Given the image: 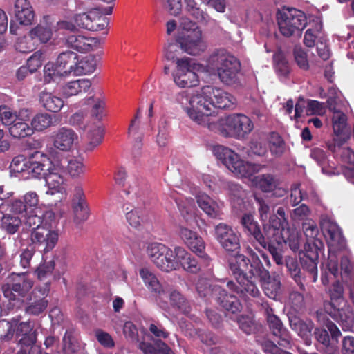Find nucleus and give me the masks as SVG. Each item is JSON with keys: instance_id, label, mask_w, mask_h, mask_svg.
I'll return each instance as SVG.
<instances>
[{"instance_id": "nucleus-52", "label": "nucleus", "mask_w": 354, "mask_h": 354, "mask_svg": "<svg viewBox=\"0 0 354 354\" xmlns=\"http://www.w3.org/2000/svg\"><path fill=\"white\" fill-rule=\"evenodd\" d=\"M286 266L292 279L299 286L301 290H304L305 286L301 281V270L297 261L293 258L287 259L286 260Z\"/></svg>"}, {"instance_id": "nucleus-5", "label": "nucleus", "mask_w": 354, "mask_h": 354, "mask_svg": "<svg viewBox=\"0 0 354 354\" xmlns=\"http://www.w3.org/2000/svg\"><path fill=\"white\" fill-rule=\"evenodd\" d=\"M265 223V238L277 244L288 243L293 252L299 250V233L295 227L288 225L284 209L278 208L277 214H272Z\"/></svg>"}, {"instance_id": "nucleus-6", "label": "nucleus", "mask_w": 354, "mask_h": 354, "mask_svg": "<svg viewBox=\"0 0 354 354\" xmlns=\"http://www.w3.org/2000/svg\"><path fill=\"white\" fill-rule=\"evenodd\" d=\"M205 127L218 132L224 137L234 138L238 140H245L254 128L251 119L246 115L234 113L218 119L216 122L209 120Z\"/></svg>"}, {"instance_id": "nucleus-20", "label": "nucleus", "mask_w": 354, "mask_h": 354, "mask_svg": "<svg viewBox=\"0 0 354 354\" xmlns=\"http://www.w3.org/2000/svg\"><path fill=\"white\" fill-rule=\"evenodd\" d=\"M214 236L217 242L227 252H237L240 250V235L235 229L224 223L215 226Z\"/></svg>"}, {"instance_id": "nucleus-15", "label": "nucleus", "mask_w": 354, "mask_h": 354, "mask_svg": "<svg viewBox=\"0 0 354 354\" xmlns=\"http://www.w3.org/2000/svg\"><path fill=\"white\" fill-rule=\"evenodd\" d=\"M0 328L6 330V333L1 337L4 340L12 339L14 334L19 339V343L21 346H32L35 342V335L32 332L31 324L28 322L19 323L18 319L12 321L3 320L0 322Z\"/></svg>"}, {"instance_id": "nucleus-10", "label": "nucleus", "mask_w": 354, "mask_h": 354, "mask_svg": "<svg viewBox=\"0 0 354 354\" xmlns=\"http://www.w3.org/2000/svg\"><path fill=\"white\" fill-rule=\"evenodd\" d=\"M212 60L216 64L218 77L226 85H235L239 81L240 62L225 50H218L212 57Z\"/></svg>"}, {"instance_id": "nucleus-28", "label": "nucleus", "mask_w": 354, "mask_h": 354, "mask_svg": "<svg viewBox=\"0 0 354 354\" xmlns=\"http://www.w3.org/2000/svg\"><path fill=\"white\" fill-rule=\"evenodd\" d=\"M72 209L73 213V220L76 223L84 222L88 218V208L86 200L84 195L83 189L81 187L75 188V194L73 198Z\"/></svg>"}, {"instance_id": "nucleus-13", "label": "nucleus", "mask_w": 354, "mask_h": 354, "mask_svg": "<svg viewBox=\"0 0 354 354\" xmlns=\"http://www.w3.org/2000/svg\"><path fill=\"white\" fill-rule=\"evenodd\" d=\"M277 24L282 35L290 37L300 34L306 25L305 14L296 8H283L277 12Z\"/></svg>"}, {"instance_id": "nucleus-7", "label": "nucleus", "mask_w": 354, "mask_h": 354, "mask_svg": "<svg viewBox=\"0 0 354 354\" xmlns=\"http://www.w3.org/2000/svg\"><path fill=\"white\" fill-rule=\"evenodd\" d=\"M212 151L216 160L236 176L250 178L253 174L261 171L266 167L259 163L245 162L236 152L222 145L213 146Z\"/></svg>"}, {"instance_id": "nucleus-37", "label": "nucleus", "mask_w": 354, "mask_h": 354, "mask_svg": "<svg viewBox=\"0 0 354 354\" xmlns=\"http://www.w3.org/2000/svg\"><path fill=\"white\" fill-rule=\"evenodd\" d=\"M290 326L292 330L304 340L306 345H310L311 331L314 328V324L310 320L305 322L299 318L293 317L290 319Z\"/></svg>"}, {"instance_id": "nucleus-24", "label": "nucleus", "mask_w": 354, "mask_h": 354, "mask_svg": "<svg viewBox=\"0 0 354 354\" xmlns=\"http://www.w3.org/2000/svg\"><path fill=\"white\" fill-rule=\"evenodd\" d=\"M178 42L180 44L181 50L192 56H197L205 51L207 48L206 41L202 37L201 30H196L195 32L187 33V35L178 37Z\"/></svg>"}, {"instance_id": "nucleus-46", "label": "nucleus", "mask_w": 354, "mask_h": 354, "mask_svg": "<svg viewBox=\"0 0 354 354\" xmlns=\"http://www.w3.org/2000/svg\"><path fill=\"white\" fill-rule=\"evenodd\" d=\"M315 337L317 341L321 344L320 350L324 351L325 354H334L336 347L330 343L328 332L324 328H315Z\"/></svg>"}, {"instance_id": "nucleus-26", "label": "nucleus", "mask_w": 354, "mask_h": 354, "mask_svg": "<svg viewBox=\"0 0 354 354\" xmlns=\"http://www.w3.org/2000/svg\"><path fill=\"white\" fill-rule=\"evenodd\" d=\"M67 47L80 53H86L96 50L100 45L97 37H91L81 33H73L66 37Z\"/></svg>"}, {"instance_id": "nucleus-4", "label": "nucleus", "mask_w": 354, "mask_h": 354, "mask_svg": "<svg viewBox=\"0 0 354 354\" xmlns=\"http://www.w3.org/2000/svg\"><path fill=\"white\" fill-rule=\"evenodd\" d=\"M9 212L21 215L28 226H38L47 224V219L54 217L52 211L46 209L44 204H39L36 192L28 191L21 199L13 200L8 204Z\"/></svg>"}, {"instance_id": "nucleus-32", "label": "nucleus", "mask_w": 354, "mask_h": 354, "mask_svg": "<svg viewBox=\"0 0 354 354\" xmlns=\"http://www.w3.org/2000/svg\"><path fill=\"white\" fill-rule=\"evenodd\" d=\"M78 55L72 50H66L57 57L56 64L63 73L69 76H74L78 62Z\"/></svg>"}, {"instance_id": "nucleus-42", "label": "nucleus", "mask_w": 354, "mask_h": 354, "mask_svg": "<svg viewBox=\"0 0 354 354\" xmlns=\"http://www.w3.org/2000/svg\"><path fill=\"white\" fill-rule=\"evenodd\" d=\"M186 10L196 21L206 24L209 21V17L201 8V0H185Z\"/></svg>"}, {"instance_id": "nucleus-41", "label": "nucleus", "mask_w": 354, "mask_h": 354, "mask_svg": "<svg viewBox=\"0 0 354 354\" xmlns=\"http://www.w3.org/2000/svg\"><path fill=\"white\" fill-rule=\"evenodd\" d=\"M332 127L337 136L348 137L347 118L342 111H335L332 115Z\"/></svg>"}, {"instance_id": "nucleus-63", "label": "nucleus", "mask_w": 354, "mask_h": 354, "mask_svg": "<svg viewBox=\"0 0 354 354\" xmlns=\"http://www.w3.org/2000/svg\"><path fill=\"white\" fill-rule=\"evenodd\" d=\"M295 60L297 66L304 70L309 68L307 55L305 50L300 46H295L294 49Z\"/></svg>"}, {"instance_id": "nucleus-17", "label": "nucleus", "mask_w": 354, "mask_h": 354, "mask_svg": "<svg viewBox=\"0 0 354 354\" xmlns=\"http://www.w3.org/2000/svg\"><path fill=\"white\" fill-rule=\"evenodd\" d=\"M6 281L2 286V291L4 297L9 300H15L14 292L19 297H24L33 286V281L24 272L12 273L7 277Z\"/></svg>"}, {"instance_id": "nucleus-44", "label": "nucleus", "mask_w": 354, "mask_h": 354, "mask_svg": "<svg viewBox=\"0 0 354 354\" xmlns=\"http://www.w3.org/2000/svg\"><path fill=\"white\" fill-rule=\"evenodd\" d=\"M252 183L262 192H272L277 185L278 180L272 174H261L252 178Z\"/></svg>"}, {"instance_id": "nucleus-3", "label": "nucleus", "mask_w": 354, "mask_h": 354, "mask_svg": "<svg viewBox=\"0 0 354 354\" xmlns=\"http://www.w3.org/2000/svg\"><path fill=\"white\" fill-rule=\"evenodd\" d=\"M234 252V254L228 260V266H230L232 276L235 277L238 285L232 281H228L227 282L228 290L242 296L248 295L254 298L260 297V290L250 279V274L252 254H257V253L250 248L248 252L250 254V259H248L245 255L238 253V251Z\"/></svg>"}, {"instance_id": "nucleus-45", "label": "nucleus", "mask_w": 354, "mask_h": 354, "mask_svg": "<svg viewBox=\"0 0 354 354\" xmlns=\"http://www.w3.org/2000/svg\"><path fill=\"white\" fill-rule=\"evenodd\" d=\"M140 275L148 290L158 295L162 294L163 292L162 286L154 274L147 268H142L140 271Z\"/></svg>"}, {"instance_id": "nucleus-51", "label": "nucleus", "mask_w": 354, "mask_h": 354, "mask_svg": "<svg viewBox=\"0 0 354 354\" xmlns=\"http://www.w3.org/2000/svg\"><path fill=\"white\" fill-rule=\"evenodd\" d=\"M53 124V116L48 113H39L33 117L31 124L32 130L42 131Z\"/></svg>"}, {"instance_id": "nucleus-43", "label": "nucleus", "mask_w": 354, "mask_h": 354, "mask_svg": "<svg viewBox=\"0 0 354 354\" xmlns=\"http://www.w3.org/2000/svg\"><path fill=\"white\" fill-rule=\"evenodd\" d=\"M96 66L97 62L93 55H79L75 75L74 76H80L93 73Z\"/></svg>"}, {"instance_id": "nucleus-25", "label": "nucleus", "mask_w": 354, "mask_h": 354, "mask_svg": "<svg viewBox=\"0 0 354 354\" xmlns=\"http://www.w3.org/2000/svg\"><path fill=\"white\" fill-rule=\"evenodd\" d=\"M150 119L146 122L142 120V111L138 108L136 114L133 115L128 127V136L131 137L133 147L136 150H140L142 147V139L147 128H150Z\"/></svg>"}, {"instance_id": "nucleus-38", "label": "nucleus", "mask_w": 354, "mask_h": 354, "mask_svg": "<svg viewBox=\"0 0 354 354\" xmlns=\"http://www.w3.org/2000/svg\"><path fill=\"white\" fill-rule=\"evenodd\" d=\"M241 225L244 227L245 231L248 232V234H251L254 236L257 243H259L263 248L266 247L267 242L265 236L261 232L259 226L257 225V222L254 221L251 214H245L242 216Z\"/></svg>"}, {"instance_id": "nucleus-18", "label": "nucleus", "mask_w": 354, "mask_h": 354, "mask_svg": "<svg viewBox=\"0 0 354 354\" xmlns=\"http://www.w3.org/2000/svg\"><path fill=\"white\" fill-rule=\"evenodd\" d=\"M196 64L192 63V59L182 58L176 61V71L173 74V79L176 85L180 88H187L196 86L198 83L196 72Z\"/></svg>"}, {"instance_id": "nucleus-30", "label": "nucleus", "mask_w": 354, "mask_h": 354, "mask_svg": "<svg viewBox=\"0 0 354 354\" xmlns=\"http://www.w3.org/2000/svg\"><path fill=\"white\" fill-rule=\"evenodd\" d=\"M91 88V81L87 79H77L69 81L59 86V93L65 98L82 95Z\"/></svg>"}, {"instance_id": "nucleus-33", "label": "nucleus", "mask_w": 354, "mask_h": 354, "mask_svg": "<svg viewBox=\"0 0 354 354\" xmlns=\"http://www.w3.org/2000/svg\"><path fill=\"white\" fill-rule=\"evenodd\" d=\"M53 162L44 153L36 151L29 158L27 173L33 177H37L41 175L44 168L50 167Z\"/></svg>"}, {"instance_id": "nucleus-22", "label": "nucleus", "mask_w": 354, "mask_h": 354, "mask_svg": "<svg viewBox=\"0 0 354 354\" xmlns=\"http://www.w3.org/2000/svg\"><path fill=\"white\" fill-rule=\"evenodd\" d=\"M320 226L328 241L329 252H336L344 247V238L339 225L326 216H322Z\"/></svg>"}, {"instance_id": "nucleus-35", "label": "nucleus", "mask_w": 354, "mask_h": 354, "mask_svg": "<svg viewBox=\"0 0 354 354\" xmlns=\"http://www.w3.org/2000/svg\"><path fill=\"white\" fill-rule=\"evenodd\" d=\"M334 311L330 312V316L335 317L339 321L344 331H349L354 325V315L348 306L345 304L333 307Z\"/></svg>"}, {"instance_id": "nucleus-59", "label": "nucleus", "mask_w": 354, "mask_h": 354, "mask_svg": "<svg viewBox=\"0 0 354 354\" xmlns=\"http://www.w3.org/2000/svg\"><path fill=\"white\" fill-rule=\"evenodd\" d=\"M19 120V113L13 111L8 106H0V120L2 124L8 126L12 124Z\"/></svg>"}, {"instance_id": "nucleus-36", "label": "nucleus", "mask_w": 354, "mask_h": 354, "mask_svg": "<svg viewBox=\"0 0 354 354\" xmlns=\"http://www.w3.org/2000/svg\"><path fill=\"white\" fill-rule=\"evenodd\" d=\"M176 254L178 260V269L181 266L183 270L190 273H196L200 270V266L196 259L192 257L184 248L176 246Z\"/></svg>"}, {"instance_id": "nucleus-16", "label": "nucleus", "mask_w": 354, "mask_h": 354, "mask_svg": "<svg viewBox=\"0 0 354 354\" xmlns=\"http://www.w3.org/2000/svg\"><path fill=\"white\" fill-rule=\"evenodd\" d=\"M324 245L321 240L306 241L304 251L299 253L302 269L309 274L310 281L317 280V261Z\"/></svg>"}, {"instance_id": "nucleus-1", "label": "nucleus", "mask_w": 354, "mask_h": 354, "mask_svg": "<svg viewBox=\"0 0 354 354\" xmlns=\"http://www.w3.org/2000/svg\"><path fill=\"white\" fill-rule=\"evenodd\" d=\"M177 101L192 122L202 127L209 124L216 108L232 109L236 99L230 93L212 86H203L196 93L182 92Z\"/></svg>"}, {"instance_id": "nucleus-60", "label": "nucleus", "mask_w": 354, "mask_h": 354, "mask_svg": "<svg viewBox=\"0 0 354 354\" xmlns=\"http://www.w3.org/2000/svg\"><path fill=\"white\" fill-rule=\"evenodd\" d=\"M37 41L30 35L24 36L18 39L16 44V48L21 53H28L34 50L37 45Z\"/></svg>"}, {"instance_id": "nucleus-40", "label": "nucleus", "mask_w": 354, "mask_h": 354, "mask_svg": "<svg viewBox=\"0 0 354 354\" xmlns=\"http://www.w3.org/2000/svg\"><path fill=\"white\" fill-rule=\"evenodd\" d=\"M171 307L183 315H187L191 312L190 304L186 298L177 290H172L169 293Z\"/></svg>"}, {"instance_id": "nucleus-39", "label": "nucleus", "mask_w": 354, "mask_h": 354, "mask_svg": "<svg viewBox=\"0 0 354 354\" xmlns=\"http://www.w3.org/2000/svg\"><path fill=\"white\" fill-rule=\"evenodd\" d=\"M39 102H41L42 106L45 109L53 113L61 111L64 106L62 98L47 91H42L39 93Z\"/></svg>"}, {"instance_id": "nucleus-55", "label": "nucleus", "mask_w": 354, "mask_h": 354, "mask_svg": "<svg viewBox=\"0 0 354 354\" xmlns=\"http://www.w3.org/2000/svg\"><path fill=\"white\" fill-rule=\"evenodd\" d=\"M236 323L241 331L247 335L254 333L257 328V324L250 315L238 316Z\"/></svg>"}, {"instance_id": "nucleus-61", "label": "nucleus", "mask_w": 354, "mask_h": 354, "mask_svg": "<svg viewBox=\"0 0 354 354\" xmlns=\"http://www.w3.org/2000/svg\"><path fill=\"white\" fill-rule=\"evenodd\" d=\"M270 149L271 153L275 156H280L284 151V142L277 133H274L271 135Z\"/></svg>"}, {"instance_id": "nucleus-50", "label": "nucleus", "mask_w": 354, "mask_h": 354, "mask_svg": "<svg viewBox=\"0 0 354 354\" xmlns=\"http://www.w3.org/2000/svg\"><path fill=\"white\" fill-rule=\"evenodd\" d=\"M67 75L63 73V71L59 68L57 64L48 63L44 68V81L46 83H50L53 81H57L58 78L67 77Z\"/></svg>"}, {"instance_id": "nucleus-8", "label": "nucleus", "mask_w": 354, "mask_h": 354, "mask_svg": "<svg viewBox=\"0 0 354 354\" xmlns=\"http://www.w3.org/2000/svg\"><path fill=\"white\" fill-rule=\"evenodd\" d=\"M261 259L255 254H252L251 268L250 270V279L257 277L259 279L263 291L266 296L277 299L281 294V283L279 276L270 277V272L262 264L264 261L267 266H270V261L267 254L261 253Z\"/></svg>"}, {"instance_id": "nucleus-58", "label": "nucleus", "mask_w": 354, "mask_h": 354, "mask_svg": "<svg viewBox=\"0 0 354 354\" xmlns=\"http://www.w3.org/2000/svg\"><path fill=\"white\" fill-rule=\"evenodd\" d=\"M302 230L306 236V241L320 240L317 238L319 230L315 221L307 219L302 223Z\"/></svg>"}, {"instance_id": "nucleus-9", "label": "nucleus", "mask_w": 354, "mask_h": 354, "mask_svg": "<svg viewBox=\"0 0 354 354\" xmlns=\"http://www.w3.org/2000/svg\"><path fill=\"white\" fill-rule=\"evenodd\" d=\"M87 102L93 104L91 115L98 120L97 123H90L84 127L88 140L86 150L91 151L100 145L102 140L103 129L102 123L99 120H101L104 116L106 102L100 97H91L88 98Z\"/></svg>"}, {"instance_id": "nucleus-34", "label": "nucleus", "mask_w": 354, "mask_h": 354, "mask_svg": "<svg viewBox=\"0 0 354 354\" xmlns=\"http://www.w3.org/2000/svg\"><path fill=\"white\" fill-rule=\"evenodd\" d=\"M196 198L197 204L208 216L213 218H221L222 213L220 204L204 193L200 192L196 196Z\"/></svg>"}, {"instance_id": "nucleus-23", "label": "nucleus", "mask_w": 354, "mask_h": 354, "mask_svg": "<svg viewBox=\"0 0 354 354\" xmlns=\"http://www.w3.org/2000/svg\"><path fill=\"white\" fill-rule=\"evenodd\" d=\"M265 315L267 324H268L271 333L273 335L279 338V344L286 348H290L291 346V337L279 317L275 315L272 309L268 306L265 307Z\"/></svg>"}, {"instance_id": "nucleus-62", "label": "nucleus", "mask_w": 354, "mask_h": 354, "mask_svg": "<svg viewBox=\"0 0 354 354\" xmlns=\"http://www.w3.org/2000/svg\"><path fill=\"white\" fill-rule=\"evenodd\" d=\"M29 158L26 159L23 156H18L13 158L10 169L13 172L21 173L28 171Z\"/></svg>"}, {"instance_id": "nucleus-48", "label": "nucleus", "mask_w": 354, "mask_h": 354, "mask_svg": "<svg viewBox=\"0 0 354 354\" xmlns=\"http://www.w3.org/2000/svg\"><path fill=\"white\" fill-rule=\"evenodd\" d=\"M126 218L131 226L138 228L144 222L143 214L141 210L133 208L131 205H124Z\"/></svg>"}, {"instance_id": "nucleus-2", "label": "nucleus", "mask_w": 354, "mask_h": 354, "mask_svg": "<svg viewBox=\"0 0 354 354\" xmlns=\"http://www.w3.org/2000/svg\"><path fill=\"white\" fill-rule=\"evenodd\" d=\"M85 172L82 158H71L67 161H53L48 167V173H44L47 190L46 195L55 196L62 200L66 194L64 175L68 173L73 178H80Z\"/></svg>"}, {"instance_id": "nucleus-49", "label": "nucleus", "mask_w": 354, "mask_h": 354, "mask_svg": "<svg viewBox=\"0 0 354 354\" xmlns=\"http://www.w3.org/2000/svg\"><path fill=\"white\" fill-rule=\"evenodd\" d=\"M329 294L330 297L331 307H337L339 306H345L346 302L344 298V286L339 281H337L333 283L329 289Z\"/></svg>"}, {"instance_id": "nucleus-57", "label": "nucleus", "mask_w": 354, "mask_h": 354, "mask_svg": "<svg viewBox=\"0 0 354 354\" xmlns=\"http://www.w3.org/2000/svg\"><path fill=\"white\" fill-rule=\"evenodd\" d=\"M328 104L330 111L335 113L336 111H342L346 107L345 102L342 100L338 93L335 88L330 89V96L328 99Z\"/></svg>"}, {"instance_id": "nucleus-47", "label": "nucleus", "mask_w": 354, "mask_h": 354, "mask_svg": "<svg viewBox=\"0 0 354 354\" xmlns=\"http://www.w3.org/2000/svg\"><path fill=\"white\" fill-rule=\"evenodd\" d=\"M28 35L37 42L46 43L52 38L53 31L49 26L39 24L32 28Z\"/></svg>"}, {"instance_id": "nucleus-29", "label": "nucleus", "mask_w": 354, "mask_h": 354, "mask_svg": "<svg viewBox=\"0 0 354 354\" xmlns=\"http://www.w3.org/2000/svg\"><path fill=\"white\" fill-rule=\"evenodd\" d=\"M29 118L30 115L28 110L19 111V120L7 126L10 135L16 138L31 136L33 133L32 128L26 122Z\"/></svg>"}, {"instance_id": "nucleus-56", "label": "nucleus", "mask_w": 354, "mask_h": 354, "mask_svg": "<svg viewBox=\"0 0 354 354\" xmlns=\"http://www.w3.org/2000/svg\"><path fill=\"white\" fill-rule=\"evenodd\" d=\"M322 25L317 24L314 28L306 30L304 37V43L307 47H313L315 45V41L318 39L319 41L320 38H324L321 35Z\"/></svg>"}, {"instance_id": "nucleus-31", "label": "nucleus", "mask_w": 354, "mask_h": 354, "mask_svg": "<svg viewBox=\"0 0 354 354\" xmlns=\"http://www.w3.org/2000/svg\"><path fill=\"white\" fill-rule=\"evenodd\" d=\"M14 14L17 21L22 26L31 25L35 17L32 7L28 0H16Z\"/></svg>"}, {"instance_id": "nucleus-64", "label": "nucleus", "mask_w": 354, "mask_h": 354, "mask_svg": "<svg viewBox=\"0 0 354 354\" xmlns=\"http://www.w3.org/2000/svg\"><path fill=\"white\" fill-rule=\"evenodd\" d=\"M168 142V130L165 122L158 124V133L156 136V144L160 147H165Z\"/></svg>"}, {"instance_id": "nucleus-19", "label": "nucleus", "mask_w": 354, "mask_h": 354, "mask_svg": "<svg viewBox=\"0 0 354 354\" xmlns=\"http://www.w3.org/2000/svg\"><path fill=\"white\" fill-rule=\"evenodd\" d=\"M52 139L54 149L49 151V154L53 158H55L57 154V149L64 152L73 149L77 143L78 136L71 128L63 127L53 132Z\"/></svg>"}, {"instance_id": "nucleus-14", "label": "nucleus", "mask_w": 354, "mask_h": 354, "mask_svg": "<svg viewBox=\"0 0 354 354\" xmlns=\"http://www.w3.org/2000/svg\"><path fill=\"white\" fill-rule=\"evenodd\" d=\"M196 288L198 294L202 297L209 295L217 296L218 303L226 312L235 314L241 311L242 305L240 301L234 295L227 293L225 289L216 286L211 289L205 280L198 281Z\"/></svg>"}, {"instance_id": "nucleus-21", "label": "nucleus", "mask_w": 354, "mask_h": 354, "mask_svg": "<svg viewBox=\"0 0 354 354\" xmlns=\"http://www.w3.org/2000/svg\"><path fill=\"white\" fill-rule=\"evenodd\" d=\"M31 241L33 245L41 251L48 252L56 245L58 241V232L48 230L44 225H32Z\"/></svg>"}, {"instance_id": "nucleus-54", "label": "nucleus", "mask_w": 354, "mask_h": 354, "mask_svg": "<svg viewBox=\"0 0 354 354\" xmlns=\"http://www.w3.org/2000/svg\"><path fill=\"white\" fill-rule=\"evenodd\" d=\"M21 225V220L9 214H4L1 218V225L3 230L10 234L16 233Z\"/></svg>"}, {"instance_id": "nucleus-53", "label": "nucleus", "mask_w": 354, "mask_h": 354, "mask_svg": "<svg viewBox=\"0 0 354 354\" xmlns=\"http://www.w3.org/2000/svg\"><path fill=\"white\" fill-rule=\"evenodd\" d=\"M138 348L141 349L143 354H171V348L162 342L157 343L156 348L149 343L141 342L138 344Z\"/></svg>"}, {"instance_id": "nucleus-27", "label": "nucleus", "mask_w": 354, "mask_h": 354, "mask_svg": "<svg viewBox=\"0 0 354 354\" xmlns=\"http://www.w3.org/2000/svg\"><path fill=\"white\" fill-rule=\"evenodd\" d=\"M178 235L192 252L201 258L206 257L207 255L204 252L205 244L203 239L196 232L184 226H180L178 229Z\"/></svg>"}, {"instance_id": "nucleus-11", "label": "nucleus", "mask_w": 354, "mask_h": 354, "mask_svg": "<svg viewBox=\"0 0 354 354\" xmlns=\"http://www.w3.org/2000/svg\"><path fill=\"white\" fill-rule=\"evenodd\" d=\"M147 254L151 263L162 272H171L178 269L176 247L171 250L161 243L153 242L148 245Z\"/></svg>"}, {"instance_id": "nucleus-12", "label": "nucleus", "mask_w": 354, "mask_h": 354, "mask_svg": "<svg viewBox=\"0 0 354 354\" xmlns=\"http://www.w3.org/2000/svg\"><path fill=\"white\" fill-rule=\"evenodd\" d=\"M111 6L106 8H91L86 12L77 13L73 17V21L75 22L79 28L91 31H100L107 27L109 21L103 15L112 13Z\"/></svg>"}]
</instances>
